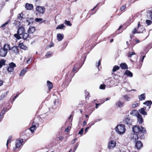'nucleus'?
<instances>
[{
    "mask_svg": "<svg viewBox=\"0 0 152 152\" xmlns=\"http://www.w3.org/2000/svg\"><path fill=\"white\" fill-rule=\"evenodd\" d=\"M126 44L127 46V48H130V44L129 43L128 41L126 42Z\"/></svg>",
    "mask_w": 152,
    "mask_h": 152,
    "instance_id": "nucleus-64",
    "label": "nucleus"
},
{
    "mask_svg": "<svg viewBox=\"0 0 152 152\" xmlns=\"http://www.w3.org/2000/svg\"><path fill=\"white\" fill-rule=\"evenodd\" d=\"M42 20V19L41 18H36L35 19V20L37 22H41Z\"/></svg>",
    "mask_w": 152,
    "mask_h": 152,
    "instance_id": "nucleus-55",
    "label": "nucleus"
},
{
    "mask_svg": "<svg viewBox=\"0 0 152 152\" xmlns=\"http://www.w3.org/2000/svg\"><path fill=\"white\" fill-rule=\"evenodd\" d=\"M68 45V43L67 42H64L62 45L61 46L62 47L61 48V50L62 51L64 50L66 48V46Z\"/></svg>",
    "mask_w": 152,
    "mask_h": 152,
    "instance_id": "nucleus-35",
    "label": "nucleus"
},
{
    "mask_svg": "<svg viewBox=\"0 0 152 152\" xmlns=\"http://www.w3.org/2000/svg\"><path fill=\"white\" fill-rule=\"evenodd\" d=\"M33 8V6L32 4L26 3L25 5V8L28 10H31Z\"/></svg>",
    "mask_w": 152,
    "mask_h": 152,
    "instance_id": "nucleus-17",
    "label": "nucleus"
},
{
    "mask_svg": "<svg viewBox=\"0 0 152 152\" xmlns=\"http://www.w3.org/2000/svg\"><path fill=\"white\" fill-rule=\"evenodd\" d=\"M35 31V28L34 27L30 26L29 27L28 29V32L29 34H32Z\"/></svg>",
    "mask_w": 152,
    "mask_h": 152,
    "instance_id": "nucleus-20",
    "label": "nucleus"
},
{
    "mask_svg": "<svg viewBox=\"0 0 152 152\" xmlns=\"http://www.w3.org/2000/svg\"><path fill=\"white\" fill-rule=\"evenodd\" d=\"M132 33L134 34L136 33H139L138 32V30L137 28V27L136 28H135L134 30L132 31Z\"/></svg>",
    "mask_w": 152,
    "mask_h": 152,
    "instance_id": "nucleus-48",
    "label": "nucleus"
},
{
    "mask_svg": "<svg viewBox=\"0 0 152 152\" xmlns=\"http://www.w3.org/2000/svg\"><path fill=\"white\" fill-rule=\"evenodd\" d=\"M21 36L22 37V38L24 40H29L31 39V36L28 32L27 33L25 32Z\"/></svg>",
    "mask_w": 152,
    "mask_h": 152,
    "instance_id": "nucleus-11",
    "label": "nucleus"
},
{
    "mask_svg": "<svg viewBox=\"0 0 152 152\" xmlns=\"http://www.w3.org/2000/svg\"><path fill=\"white\" fill-rule=\"evenodd\" d=\"M137 28H138V32L139 33H142L145 31L144 28L142 25H141L139 21L138 22Z\"/></svg>",
    "mask_w": 152,
    "mask_h": 152,
    "instance_id": "nucleus-9",
    "label": "nucleus"
},
{
    "mask_svg": "<svg viewBox=\"0 0 152 152\" xmlns=\"http://www.w3.org/2000/svg\"><path fill=\"white\" fill-rule=\"evenodd\" d=\"M60 106V104L58 99H56L54 101L53 105L52 107L53 109H55Z\"/></svg>",
    "mask_w": 152,
    "mask_h": 152,
    "instance_id": "nucleus-10",
    "label": "nucleus"
},
{
    "mask_svg": "<svg viewBox=\"0 0 152 152\" xmlns=\"http://www.w3.org/2000/svg\"><path fill=\"white\" fill-rule=\"evenodd\" d=\"M135 146L138 150H139L142 147V144L141 141H138L136 143Z\"/></svg>",
    "mask_w": 152,
    "mask_h": 152,
    "instance_id": "nucleus-14",
    "label": "nucleus"
},
{
    "mask_svg": "<svg viewBox=\"0 0 152 152\" xmlns=\"http://www.w3.org/2000/svg\"><path fill=\"white\" fill-rule=\"evenodd\" d=\"M139 104L137 103H134L133 104H132V108H135L136 107H137L138 106Z\"/></svg>",
    "mask_w": 152,
    "mask_h": 152,
    "instance_id": "nucleus-53",
    "label": "nucleus"
},
{
    "mask_svg": "<svg viewBox=\"0 0 152 152\" xmlns=\"http://www.w3.org/2000/svg\"><path fill=\"white\" fill-rule=\"evenodd\" d=\"M36 124L35 122H33L32 123L31 126L28 129V130H30L32 133H33L34 132V130H35L37 128L36 127ZM26 131L27 130H26Z\"/></svg>",
    "mask_w": 152,
    "mask_h": 152,
    "instance_id": "nucleus-13",
    "label": "nucleus"
},
{
    "mask_svg": "<svg viewBox=\"0 0 152 152\" xmlns=\"http://www.w3.org/2000/svg\"><path fill=\"white\" fill-rule=\"evenodd\" d=\"M79 66V64L78 63H76L74 66V67L72 69V72H74L76 70L78 69L79 70L80 68L81 67V66L80 67Z\"/></svg>",
    "mask_w": 152,
    "mask_h": 152,
    "instance_id": "nucleus-24",
    "label": "nucleus"
},
{
    "mask_svg": "<svg viewBox=\"0 0 152 152\" xmlns=\"http://www.w3.org/2000/svg\"><path fill=\"white\" fill-rule=\"evenodd\" d=\"M139 134V139H144L145 138L144 134Z\"/></svg>",
    "mask_w": 152,
    "mask_h": 152,
    "instance_id": "nucleus-43",
    "label": "nucleus"
},
{
    "mask_svg": "<svg viewBox=\"0 0 152 152\" xmlns=\"http://www.w3.org/2000/svg\"><path fill=\"white\" fill-rule=\"evenodd\" d=\"M145 56H143L142 57V58L141 59L140 61V64L139 65V66L140 67H141L142 66V62H143V60H144V58H145Z\"/></svg>",
    "mask_w": 152,
    "mask_h": 152,
    "instance_id": "nucleus-44",
    "label": "nucleus"
},
{
    "mask_svg": "<svg viewBox=\"0 0 152 152\" xmlns=\"http://www.w3.org/2000/svg\"><path fill=\"white\" fill-rule=\"evenodd\" d=\"M90 96V93L88 91H86L85 92V97L86 100L89 99V98Z\"/></svg>",
    "mask_w": 152,
    "mask_h": 152,
    "instance_id": "nucleus-34",
    "label": "nucleus"
},
{
    "mask_svg": "<svg viewBox=\"0 0 152 152\" xmlns=\"http://www.w3.org/2000/svg\"><path fill=\"white\" fill-rule=\"evenodd\" d=\"M78 146V143H77L76 144L74 148L73 149V151H74V152H75V151L77 149V147Z\"/></svg>",
    "mask_w": 152,
    "mask_h": 152,
    "instance_id": "nucleus-58",
    "label": "nucleus"
},
{
    "mask_svg": "<svg viewBox=\"0 0 152 152\" xmlns=\"http://www.w3.org/2000/svg\"><path fill=\"white\" fill-rule=\"evenodd\" d=\"M36 10L39 14H43L45 12V9L44 7L38 6L36 7Z\"/></svg>",
    "mask_w": 152,
    "mask_h": 152,
    "instance_id": "nucleus-7",
    "label": "nucleus"
},
{
    "mask_svg": "<svg viewBox=\"0 0 152 152\" xmlns=\"http://www.w3.org/2000/svg\"><path fill=\"white\" fill-rule=\"evenodd\" d=\"M8 92L9 91H7L5 93L2 94L0 96V101L4 99V98L7 96Z\"/></svg>",
    "mask_w": 152,
    "mask_h": 152,
    "instance_id": "nucleus-23",
    "label": "nucleus"
},
{
    "mask_svg": "<svg viewBox=\"0 0 152 152\" xmlns=\"http://www.w3.org/2000/svg\"><path fill=\"white\" fill-rule=\"evenodd\" d=\"M65 27L64 24H61L58 25L56 27V29H63Z\"/></svg>",
    "mask_w": 152,
    "mask_h": 152,
    "instance_id": "nucleus-36",
    "label": "nucleus"
},
{
    "mask_svg": "<svg viewBox=\"0 0 152 152\" xmlns=\"http://www.w3.org/2000/svg\"><path fill=\"white\" fill-rule=\"evenodd\" d=\"M64 35L61 33H58L57 34V37L58 41H60L64 38Z\"/></svg>",
    "mask_w": 152,
    "mask_h": 152,
    "instance_id": "nucleus-21",
    "label": "nucleus"
},
{
    "mask_svg": "<svg viewBox=\"0 0 152 152\" xmlns=\"http://www.w3.org/2000/svg\"><path fill=\"white\" fill-rule=\"evenodd\" d=\"M18 46H19L21 49L24 50H26L28 49V47L24 45L23 43H20Z\"/></svg>",
    "mask_w": 152,
    "mask_h": 152,
    "instance_id": "nucleus-16",
    "label": "nucleus"
},
{
    "mask_svg": "<svg viewBox=\"0 0 152 152\" xmlns=\"http://www.w3.org/2000/svg\"><path fill=\"white\" fill-rule=\"evenodd\" d=\"M106 85L104 84H102L100 85L99 86V88L101 89L104 90L105 88Z\"/></svg>",
    "mask_w": 152,
    "mask_h": 152,
    "instance_id": "nucleus-49",
    "label": "nucleus"
},
{
    "mask_svg": "<svg viewBox=\"0 0 152 152\" xmlns=\"http://www.w3.org/2000/svg\"><path fill=\"white\" fill-rule=\"evenodd\" d=\"M25 32V28L24 27L21 26L18 28L17 33L14 34V37L17 39L19 40L22 38L21 36Z\"/></svg>",
    "mask_w": 152,
    "mask_h": 152,
    "instance_id": "nucleus-2",
    "label": "nucleus"
},
{
    "mask_svg": "<svg viewBox=\"0 0 152 152\" xmlns=\"http://www.w3.org/2000/svg\"><path fill=\"white\" fill-rule=\"evenodd\" d=\"M54 44H53V42H52L51 44H50V45H48V48H51L52 47H53L54 46Z\"/></svg>",
    "mask_w": 152,
    "mask_h": 152,
    "instance_id": "nucleus-61",
    "label": "nucleus"
},
{
    "mask_svg": "<svg viewBox=\"0 0 152 152\" xmlns=\"http://www.w3.org/2000/svg\"><path fill=\"white\" fill-rule=\"evenodd\" d=\"M124 75H126L128 77H132L133 76V74L129 70H127L125 72Z\"/></svg>",
    "mask_w": 152,
    "mask_h": 152,
    "instance_id": "nucleus-25",
    "label": "nucleus"
},
{
    "mask_svg": "<svg viewBox=\"0 0 152 152\" xmlns=\"http://www.w3.org/2000/svg\"><path fill=\"white\" fill-rule=\"evenodd\" d=\"M9 47L10 48V45L9 44H6L4 45L3 48H0V56H6L9 50Z\"/></svg>",
    "mask_w": 152,
    "mask_h": 152,
    "instance_id": "nucleus-1",
    "label": "nucleus"
},
{
    "mask_svg": "<svg viewBox=\"0 0 152 152\" xmlns=\"http://www.w3.org/2000/svg\"><path fill=\"white\" fill-rule=\"evenodd\" d=\"M9 20L7 21L4 24L2 25L1 26V27L4 28L6 26V25L9 22Z\"/></svg>",
    "mask_w": 152,
    "mask_h": 152,
    "instance_id": "nucleus-56",
    "label": "nucleus"
},
{
    "mask_svg": "<svg viewBox=\"0 0 152 152\" xmlns=\"http://www.w3.org/2000/svg\"><path fill=\"white\" fill-rule=\"evenodd\" d=\"M64 23L66 25L69 26H71L72 24L71 23L70 21L65 20L64 21Z\"/></svg>",
    "mask_w": 152,
    "mask_h": 152,
    "instance_id": "nucleus-42",
    "label": "nucleus"
},
{
    "mask_svg": "<svg viewBox=\"0 0 152 152\" xmlns=\"http://www.w3.org/2000/svg\"><path fill=\"white\" fill-rule=\"evenodd\" d=\"M115 129L117 133H124L126 130L125 126L122 124L118 125Z\"/></svg>",
    "mask_w": 152,
    "mask_h": 152,
    "instance_id": "nucleus-5",
    "label": "nucleus"
},
{
    "mask_svg": "<svg viewBox=\"0 0 152 152\" xmlns=\"http://www.w3.org/2000/svg\"><path fill=\"white\" fill-rule=\"evenodd\" d=\"M144 104L146 105L147 106H149V108L151 107V105L152 104V102L151 101L148 100L143 103Z\"/></svg>",
    "mask_w": 152,
    "mask_h": 152,
    "instance_id": "nucleus-31",
    "label": "nucleus"
},
{
    "mask_svg": "<svg viewBox=\"0 0 152 152\" xmlns=\"http://www.w3.org/2000/svg\"><path fill=\"white\" fill-rule=\"evenodd\" d=\"M101 60H99V61L98 62V63H97L96 64V66L98 67H99V66L101 64Z\"/></svg>",
    "mask_w": 152,
    "mask_h": 152,
    "instance_id": "nucleus-60",
    "label": "nucleus"
},
{
    "mask_svg": "<svg viewBox=\"0 0 152 152\" xmlns=\"http://www.w3.org/2000/svg\"><path fill=\"white\" fill-rule=\"evenodd\" d=\"M122 25H121L119 26L118 28L115 31V33L111 34L110 36V37H114L117 34H119L122 32V31H120V29L122 28Z\"/></svg>",
    "mask_w": 152,
    "mask_h": 152,
    "instance_id": "nucleus-12",
    "label": "nucleus"
},
{
    "mask_svg": "<svg viewBox=\"0 0 152 152\" xmlns=\"http://www.w3.org/2000/svg\"><path fill=\"white\" fill-rule=\"evenodd\" d=\"M120 69V67L117 65H115V66L113 69L112 71L113 72H115L117 70L119 69Z\"/></svg>",
    "mask_w": 152,
    "mask_h": 152,
    "instance_id": "nucleus-40",
    "label": "nucleus"
},
{
    "mask_svg": "<svg viewBox=\"0 0 152 152\" xmlns=\"http://www.w3.org/2000/svg\"><path fill=\"white\" fill-rule=\"evenodd\" d=\"M137 121L139 124H141L143 121V120L142 116L139 113L137 115Z\"/></svg>",
    "mask_w": 152,
    "mask_h": 152,
    "instance_id": "nucleus-15",
    "label": "nucleus"
},
{
    "mask_svg": "<svg viewBox=\"0 0 152 152\" xmlns=\"http://www.w3.org/2000/svg\"><path fill=\"white\" fill-rule=\"evenodd\" d=\"M120 66L122 69H128V66L126 63H121L120 64Z\"/></svg>",
    "mask_w": 152,
    "mask_h": 152,
    "instance_id": "nucleus-27",
    "label": "nucleus"
},
{
    "mask_svg": "<svg viewBox=\"0 0 152 152\" xmlns=\"http://www.w3.org/2000/svg\"><path fill=\"white\" fill-rule=\"evenodd\" d=\"M9 50H10V54L14 55H17L19 54L20 49L18 46H14L11 48L10 45V48H8Z\"/></svg>",
    "mask_w": 152,
    "mask_h": 152,
    "instance_id": "nucleus-3",
    "label": "nucleus"
},
{
    "mask_svg": "<svg viewBox=\"0 0 152 152\" xmlns=\"http://www.w3.org/2000/svg\"><path fill=\"white\" fill-rule=\"evenodd\" d=\"M132 138L135 140L136 141L137 140L139 139V134H132L131 135Z\"/></svg>",
    "mask_w": 152,
    "mask_h": 152,
    "instance_id": "nucleus-19",
    "label": "nucleus"
},
{
    "mask_svg": "<svg viewBox=\"0 0 152 152\" xmlns=\"http://www.w3.org/2000/svg\"><path fill=\"white\" fill-rule=\"evenodd\" d=\"M6 109V108H5ZM5 108H4L3 110H2L1 112V113L0 114V119H1V118H3L4 116V113L5 112Z\"/></svg>",
    "mask_w": 152,
    "mask_h": 152,
    "instance_id": "nucleus-38",
    "label": "nucleus"
},
{
    "mask_svg": "<svg viewBox=\"0 0 152 152\" xmlns=\"http://www.w3.org/2000/svg\"><path fill=\"white\" fill-rule=\"evenodd\" d=\"M134 40V42H136V44L140 42V41L137 38H136Z\"/></svg>",
    "mask_w": 152,
    "mask_h": 152,
    "instance_id": "nucleus-62",
    "label": "nucleus"
},
{
    "mask_svg": "<svg viewBox=\"0 0 152 152\" xmlns=\"http://www.w3.org/2000/svg\"><path fill=\"white\" fill-rule=\"evenodd\" d=\"M6 60L4 59H1L0 61V68L2 67L3 65H5Z\"/></svg>",
    "mask_w": 152,
    "mask_h": 152,
    "instance_id": "nucleus-32",
    "label": "nucleus"
},
{
    "mask_svg": "<svg viewBox=\"0 0 152 152\" xmlns=\"http://www.w3.org/2000/svg\"><path fill=\"white\" fill-rule=\"evenodd\" d=\"M9 66L11 67L14 68V67H16V64L12 62L9 64Z\"/></svg>",
    "mask_w": 152,
    "mask_h": 152,
    "instance_id": "nucleus-51",
    "label": "nucleus"
},
{
    "mask_svg": "<svg viewBox=\"0 0 152 152\" xmlns=\"http://www.w3.org/2000/svg\"><path fill=\"white\" fill-rule=\"evenodd\" d=\"M139 99L140 101L144 100L145 99V94L144 93L139 96Z\"/></svg>",
    "mask_w": 152,
    "mask_h": 152,
    "instance_id": "nucleus-28",
    "label": "nucleus"
},
{
    "mask_svg": "<svg viewBox=\"0 0 152 152\" xmlns=\"http://www.w3.org/2000/svg\"><path fill=\"white\" fill-rule=\"evenodd\" d=\"M130 41H131L130 43V48H132V49L133 47L136 44V43L134 42L131 41V40H130Z\"/></svg>",
    "mask_w": 152,
    "mask_h": 152,
    "instance_id": "nucleus-46",
    "label": "nucleus"
},
{
    "mask_svg": "<svg viewBox=\"0 0 152 152\" xmlns=\"http://www.w3.org/2000/svg\"><path fill=\"white\" fill-rule=\"evenodd\" d=\"M26 69H24L22 70L20 72V76H23L26 72Z\"/></svg>",
    "mask_w": 152,
    "mask_h": 152,
    "instance_id": "nucleus-41",
    "label": "nucleus"
},
{
    "mask_svg": "<svg viewBox=\"0 0 152 152\" xmlns=\"http://www.w3.org/2000/svg\"><path fill=\"white\" fill-rule=\"evenodd\" d=\"M139 111L140 113L142 115H147V113L145 111V109L144 108H141Z\"/></svg>",
    "mask_w": 152,
    "mask_h": 152,
    "instance_id": "nucleus-26",
    "label": "nucleus"
},
{
    "mask_svg": "<svg viewBox=\"0 0 152 152\" xmlns=\"http://www.w3.org/2000/svg\"><path fill=\"white\" fill-rule=\"evenodd\" d=\"M136 53L133 52L129 51L127 54V56L129 58H131L133 55H136Z\"/></svg>",
    "mask_w": 152,
    "mask_h": 152,
    "instance_id": "nucleus-29",
    "label": "nucleus"
},
{
    "mask_svg": "<svg viewBox=\"0 0 152 152\" xmlns=\"http://www.w3.org/2000/svg\"><path fill=\"white\" fill-rule=\"evenodd\" d=\"M134 21V17L131 16L129 17V19L126 22L125 24L127 26H129Z\"/></svg>",
    "mask_w": 152,
    "mask_h": 152,
    "instance_id": "nucleus-18",
    "label": "nucleus"
},
{
    "mask_svg": "<svg viewBox=\"0 0 152 152\" xmlns=\"http://www.w3.org/2000/svg\"><path fill=\"white\" fill-rule=\"evenodd\" d=\"M141 128L139 126H135L132 127L133 132L134 133H138L139 132H140L141 133H145L146 132L145 128L142 126Z\"/></svg>",
    "mask_w": 152,
    "mask_h": 152,
    "instance_id": "nucleus-4",
    "label": "nucleus"
},
{
    "mask_svg": "<svg viewBox=\"0 0 152 152\" xmlns=\"http://www.w3.org/2000/svg\"><path fill=\"white\" fill-rule=\"evenodd\" d=\"M94 124V123L93 122H91L90 123L88 124V125H89V126L88 127H90V128L92 125H93Z\"/></svg>",
    "mask_w": 152,
    "mask_h": 152,
    "instance_id": "nucleus-63",
    "label": "nucleus"
},
{
    "mask_svg": "<svg viewBox=\"0 0 152 152\" xmlns=\"http://www.w3.org/2000/svg\"><path fill=\"white\" fill-rule=\"evenodd\" d=\"M47 82L49 90L50 91L53 88V87L52 83L49 80L47 81Z\"/></svg>",
    "mask_w": 152,
    "mask_h": 152,
    "instance_id": "nucleus-22",
    "label": "nucleus"
},
{
    "mask_svg": "<svg viewBox=\"0 0 152 152\" xmlns=\"http://www.w3.org/2000/svg\"><path fill=\"white\" fill-rule=\"evenodd\" d=\"M66 80H67V84H69V83L70 82L71 80V79H69V80H68V79H67L66 78V77L65 78V82L66 83Z\"/></svg>",
    "mask_w": 152,
    "mask_h": 152,
    "instance_id": "nucleus-59",
    "label": "nucleus"
},
{
    "mask_svg": "<svg viewBox=\"0 0 152 152\" xmlns=\"http://www.w3.org/2000/svg\"><path fill=\"white\" fill-rule=\"evenodd\" d=\"M126 6L125 5H122L120 8V10L121 11H123L126 8Z\"/></svg>",
    "mask_w": 152,
    "mask_h": 152,
    "instance_id": "nucleus-50",
    "label": "nucleus"
},
{
    "mask_svg": "<svg viewBox=\"0 0 152 152\" xmlns=\"http://www.w3.org/2000/svg\"><path fill=\"white\" fill-rule=\"evenodd\" d=\"M123 96L125 99L127 100L128 101H129L130 99V97H129L127 95H124Z\"/></svg>",
    "mask_w": 152,
    "mask_h": 152,
    "instance_id": "nucleus-54",
    "label": "nucleus"
},
{
    "mask_svg": "<svg viewBox=\"0 0 152 152\" xmlns=\"http://www.w3.org/2000/svg\"><path fill=\"white\" fill-rule=\"evenodd\" d=\"M146 23L148 25H150L152 23V21L149 20H146Z\"/></svg>",
    "mask_w": 152,
    "mask_h": 152,
    "instance_id": "nucleus-52",
    "label": "nucleus"
},
{
    "mask_svg": "<svg viewBox=\"0 0 152 152\" xmlns=\"http://www.w3.org/2000/svg\"><path fill=\"white\" fill-rule=\"evenodd\" d=\"M23 14L22 13H19L18 14L17 16V19L20 21L22 20L23 18Z\"/></svg>",
    "mask_w": 152,
    "mask_h": 152,
    "instance_id": "nucleus-37",
    "label": "nucleus"
},
{
    "mask_svg": "<svg viewBox=\"0 0 152 152\" xmlns=\"http://www.w3.org/2000/svg\"><path fill=\"white\" fill-rule=\"evenodd\" d=\"M147 14L148 16L150 18V19L152 20V9L148 10Z\"/></svg>",
    "mask_w": 152,
    "mask_h": 152,
    "instance_id": "nucleus-33",
    "label": "nucleus"
},
{
    "mask_svg": "<svg viewBox=\"0 0 152 152\" xmlns=\"http://www.w3.org/2000/svg\"><path fill=\"white\" fill-rule=\"evenodd\" d=\"M52 53L51 51H48L47 52L45 56L46 57V58L49 57L51 55Z\"/></svg>",
    "mask_w": 152,
    "mask_h": 152,
    "instance_id": "nucleus-45",
    "label": "nucleus"
},
{
    "mask_svg": "<svg viewBox=\"0 0 152 152\" xmlns=\"http://www.w3.org/2000/svg\"><path fill=\"white\" fill-rule=\"evenodd\" d=\"M12 136H10L8 137V138L6 144V145L7 148H8V144L11 142V140L12 139Z\"/></svg>",
    "mask_w": 152,
    "mask_h": 152,
    "instance_id": "nucleus-39",
    "label": "nucleus"
},
{
    "mask_svg": "<svg viewBox=\"0 0 152 152\" xmlns=\"http://www.w3.org/2000/svg\"><path fill=\"white\" fill-rule=\"evenodd\" d=\"M23 139H20L19 140H16L15 142V148H14L13 149L16 150L17 149H18L20 148L23 145Z\"/></svg>",
    "mask_w": 152,
    "mask_h": 152,
    "instance_id": "nucleus-6",
    "label": "nucleus"
},
{
    "mask_svg": "<svg viewBox=\"0 0 152 152\" xmlns=\"http://www.w3.org/2000/svg\"><path fill=\"white\" fill-rule=\"evenodd\" d=\"M124 104V103L121 102L120 101H119L115 105L118 107H121L123 106Z\"/></svg>",
    "mask_w": 152,
    "mask_h": 152,
    "instance_id": "nucleus-30",
    "label": "nucleus"
},
{
    "mask_svg": "<svg viewBox=\"0 0 152 152\" xmlns=\"http://www.w3.org/2000/svg\"><path fill=\"white\" fill-rule=\"evenodd\" d=\"M14 68L11 67L9 66L7 69L8 72H13L14 71Z\"/></svg>",
    "mask_w": 152,
    "mask_h": 152,
    "instance_id": "nucleus-47",
    "label": "nucleus"
},
{
    "mask_svg": "<svg viewBox=\"0 0 152 152\" xmlns=\"http://www.w3.org/2000/svg\"><path fill=\"white\" fill-rule=\"evenodd\" d=\"M71 128V126H68L66 129H65V132H68L70 130Z\"/></svg>",
    "mask_w": 152,
    "mask_h": 152,
    "instance_id": "nucleus-57",
    "label": "nucleus"
},
{
    "mask_svg": "<svg viewBox=\"0 0 152 152\" xmlns=\"http://www.w3.org/2000/svg\"><path fill=\"white\" fill-rule=\"evenodd\" d=\"M116 145V142L115 140H111L108 142L107 148L109 149H112Z\"/></svg>",
    "mask_w": 152,
    "mask_h": 152,
    "instance_id": "nucleus-8",
    "label": "nucleus"
}]
</instances>
